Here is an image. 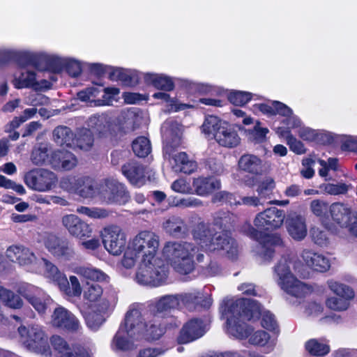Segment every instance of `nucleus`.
<instances>
[{
    "label": "nucleus",
    "instance_id": "c9c22d12",
    "mask_svg": "<svg viewBox=\"0 0 357 357\" xmlns=\"http://www.w3.org/2000/svg\"><path fill=\"white\" fill-rule=\"evenodd\" d=\"M50 146L48 144H39L35 147L31 153V160L36 165H43L45 163L49 164L50 155L49 151Z\"/></svg>",
    "mask_w": 357,
    "mask_h": 357
},
{
    "label": "nucleus",
    "instance_id": "72a5a7b5",
    "mask_svg": "<svg viewBox=\"0 0 357 357\" xmlns=\"http://www.w3.org/2000/svg\"><path fill=\"white\" fill-rule=\"evenodd\" d=\"M109 310L102 311L98 306H93L86 317L87 326L93 331L98 330L106 320V314Z\"/></svg>",
    "mask_w": 357,
    "mask_h": 357
},
{
    "label": "nucleus",
    "instance_id": "de8ad7c7",
    "mask_svg": "<svg viewBox=\"0 0 357 357\" xmlns=\"http://www.w3.org/2000/svg\"><path fill=\"white\" fill-rule=\"evenodd\" d=\"M289 235L296 241H301L305 238L307 229L305 225H287Z\"/></svg>",
    "mask_w": 357,
    "mask_h": 357
},
{
    "label": "nucleus",
    "instance_id": "680f3d73",
    "mask_svg": "<svg viewBox=\"0 0 357 357\" xmlns=\"http://www.w3.org/2000/svg\"><path fill=\"white\" fill-rule=\"evenodd\" d=\"M71 77H77L82 71L81 66L77 61L71 59H67L65 69Z\"/></svg>",
    "mask_w": 357,
    "mask_h": 357
},
{
    "label": "nucleus",
    "instance_id": "774afa93",
    "mask_svg": "<svg viewBox=\"0 0 357 357\" xmlns=\"http://www.w3.org/2000/svg\"><path fill=\"white\" fill-rule=\"evenodd\" d=\"M274 115L279 114L284 117H287L292 114V109L284 103L279 101H273Z\"/></svg>",
    "mask_w": 357,
    "mask_h": 357
},
{
    "label": "nucleus",
    "instance_id": "6e6552de",
    "mask_svg": "<svg viewBox=\"0 0 357 357\" xmlns=\"http://www.w3.org/2000/svg\"><path fill=\"white\" fill-rule=\"evenodd\" d=\"M274 271L278 276V284L288 294L301 298L312 292L310 286L298 280L291 274L286 259L280 261L275 267Z\"/></svg>",
    "mask_w": 357,
    "mask_h": 357
},
{
    "label": "nucleus",
    "instance_id": "ea45409f",
    "mask_svg": "<svg viewBox=\"0 0 357 357\" xmlns=\"http://www.w3.org/2000/svg\"><path fill=\"white\" fill-rule=\"evenodd\" d=\"M310 235L312 241L320 245H326L328 242V230L325 225H314L310 229Z\"/></svg>",
    "mask_w": 357,
    "mask_h": 357
},
{
    "label": "nucleus",
    "instance_id": "6e6d98bb",
    "mask_svg": "<svg viewBox=\"0 0 357 357\" xmlns=\"http://www.w3.org/2000/svg\"><path fill=\"white\" fill-rule=\"evenodd\" d=\"M335 230L341 237H356L357 225H336Z\"/></svg>",
    "mask_w": 357,
    "mask_h": 357
},
{
    "label": "nucleus",
    "instance_id": "1a4fd4ad",
    "mask_svg": "<svg viewBox=\"0 0 357 357\" xmlns=\"http://www.w3.org/2000/svg\"><path fill=\"white\" fill-rule=\"evenodd\" d=\"M167 268L161 259L142 260L136 274L138 283L144 285L159 286L165 282Z\"/></svg>",
    "mask_w": 357,
    "mask_h": 357
},
{
    "label": "nucleus",
    "instance_id": "5fc2aeb1",
    "mask_svg": "<svg viewBox=\"0 0 357 357\" xmlns=\"http://www.w3.org/2000/svg\"><path fill=\"white\" fill-rule=\"evenodd\" d=\"M214 223H234L238 218L227 211H220L213 215Z\"/></svg>",
    "mask_w": 357,
    "mask_h": 357
},
{
    "label": "nucleus",
    "instance_id": "5701e85b",
    "mask_svg": "<svg viewBox=\"0 0 357 357\" xmlns=\"http://www.w3.org/2000/svg\"><path fill=\"white\" fill-rule=\"evenodd\" d=\"M121 172L134 185L141 186L145 183L146 167L135 161L124 164Z\"/></svg>",
    "mask_w": 357,
    "mask_h": 357
},
{
    "label": "nucleus",
    "instance_id": "c03bdc74",
    "mask_svg": "<svg viewBox=\"0 0 357 357\" xmlns=\"http://www.w3.org/2000/svg\"><path fill=\"white\" fill-rule=\"evenodd\" d=\"M78 273L86 279L98 282L106 281L107 275L99 269L89 267L79 268Z\"/></svg>",
    "mask_w": 357,
    "mask_h": 357
},
{
    "label": "nucleus",
    "instance_id": "9b49d317",
    "mask_svg": "<svg viewBox=\"0 0 357 357\" xmlns=\"http://www.w3.org/2000/svg\"><path fill=\"white\" fill-rule=\"evenodd\" d=\"M327 286L337 297H328L325 303L326 307L337 312L347 310L350 306V301L355 297V291L353 288L334 280H328Z\"/></svg>",
    "mask_w": 357,
    "mask_h": 357
},
{
    "label": "nucleus",
    "instance_id": "20e7f679",
    "mask_svg": "<svg viewBox=\"0 0 357 357\" xmlns=\"http://www.w3.org/2000/svg\"><path fill=\"white\" fill-rule=\"evenodd\" d=\"M197 247L188 242H168L163 248L167 261L178 273L188 274L195 268L194 257Z\"/></svg>",
    "mask_w": 357,
    "mask_h": 357
},
{
    "label": "nucleus",
    "instance_id": "7ed1b4c3",
    "mask_svg": "<svg viewBox=\"0 0 357 357\" xmlns=\"http://www.w3.org/2000/svg\"><path fill=\"white\" fill-rule=\"evenodd\" d=\"M216 225H195L192 229L194 239L206 250H225L229 257L237 254L235 241L227 233L218 231Z\"/></svg>",
    "mask_w": 357,
    "mask_h": 357
},
{
    "label": "nucleus",
    "instance_id": "2eb2a0df",
    "mask_svg": "<svg viewBox=\"0 0 357 357\" xmlns=\"http://www.w3.org/2000/svg\"><path fill=\"white\" fill-rule=\"evenodd\" d=\"M102 242L105 249L113 255H119L124 250L126 238L117 225H108L102 231Z\"/></svg>",
    "mask_w": 357,
    "mask_h": 357
},
{
    "label": "nucleus",
    "instance_id": "603ef678",
    "mask_svg": "<svg viewBox=\"0 0 357 357\" xmlns=\"http://www.w3.org/2000/svg\"><path fill=\"white\" fill-rule=\"evenodd\" d=\"M252 331H250V334L247 337H249V342L253 345L263 347L266 345L269 340V335L264 331H257L253 334H251Z\"/></svg>",
    "mask_w": 357,
    "mask_h": 357
},
{
    "label": "nucleus",
    "instance_id": "a211bd4d",
    "mask_svg": "<svg viewBox=\"0 0 357 357\" xmlns=\"http://www.w3.org/2000/svg\"><path fill=\"white\" fill-rule=\"evenodd\" d=\"M18 293L39 313L44 314L51 302L50 296L33 286L20 287Z\"/></svg>",
    "mask_w": 357,
    "mask_h": 357
},
{
    "label": "nucleus",
    "instance_id": "9d476101",
    "mask_svg": "<svg viewBox=\"0 0 357 357\" xmlns=\"http://www.w3.org/2000/svg\"><path fill=\"white\" fill-rule=\"evenodd\" d=\"M160 244L159 237L153 232L143 231L136 235L130 242L129 246L135 255L142 257V260L158 259L155 257Z\"/></svg>",
    "mask_w": 357,
    "mask_h": 357
},
{
    "label": "nucleus",
    "instance_id": "e2e57ef3",
    "mask_svg": "<svg viewBox=\"0 0 357 357\" xmlns=\"http://www.w3.org/2000/svg\"><path fill=\"white\" fill-rule=\"evenodd\" d=\"M165 229L171 236L176 238L183 237L188 231L185 225H167Z\"/></svg>",
    "mask_w": 357,
    "mask_h": 357
},
{
    "label": "nucleus",
    "instance_id": "2f4dec72",
    "mask_svg": "<svg viewBox=\"0 0 357 357\" xmlns=\"http://www.w3.org/2000/svg\"><path fill=\"white\" fill-rule=\"evenodd\" d=\"M53 140L59 146H70L75 141V135L70 128L60 126L53 130Z\"/></svg>",
    "mask_w": 357,
    "mask_h": 357
},
{
    "label": "nucleus",
    "instance_id": "49530a36",
    "mask_svg": "<svg viewBox=\"0 0 357 357\" xmlns=\"http://www.w3.org/2000/svg\"><path fill=\"white\" fill-rule=\"evenodd\" d=\"M330 211L334 220L340 222L344 220V217L351 214L349 208L342 203H334L330 207Z\"/></svg>",
    "mask_w": 357,
    "mask_h": 357
},
{
    "label": "nucleus",
    "instance_id": "a18cd8bd",
    "mask_svg": "<svg viewBox=\"0 0 357 357\" xmlns=\"http://www.w3.org/2000/svg\"><path fill=\"white\" fill-rule=\"evenodd\" d=\"M35 254L28 248L22 245V255L18 259V264L21 266L31 267L39 263Z\"/></svg>",
    "mask_w": 357,
    "mask_h": 357
},
{
    "label": "nucleus",
    "instance_id": "e433bc0d",
    "mask_svg": "<svg viewBox=\"0 0 357 357\" xmlns=\"http://www.w3.org/2000/svg\"><path fill=\"white\" fill-rule=\"evenodd\" d=\"M50 343L56 352V357H73L66 341L59 335H52L50 338Z\"/></svg>",
    "mask_w": 357,
    "mask_h": 357
},
{
    "label": "nucleus",
    "instance_id": "c756f323",
    "mask_svg": "<svg viewBox=\"0 0 357 357\" xmlns=\"http://www.w3.org/2000/svg\"><path fill=\"white\" fill-rule=\"evenodd\" d=\"M284 218V211L275 207H271L259 213L255 223H282Z\"/></svg>",
    "mask_w": 357,
    "mask_h": 357
},
{
    "label": "nucleus",
    "instance_id": "f704fd0d",
    "mask_svg": "<svg viewBox=\"0 0 357 357\" xmlns=\"http://www.w3.org/2000/svg\"><path fill=\"white\" fill-rule=\"evenodd\" d=\"M59 287L66 295L70 297L79 296L82 290L78 279L74 275L70 277L69 281L65 276L63 279H61Z\"/></svg>",
    "mask_w": 357,
    "mask_h": 357
},
{
    "label": "nucleus",
    "instance_id": "393cba45",
    "mask_svg": "<svg viewBox=\"0 0 357 357\" xmlns=\"http://www.w3.org/2000/svg\"><path fill=\"white\" fill-rule=\"evenodd\" d=\"M172 159L174 160L172 169L175 172L190 174L197 169V162L190 159L185 152H179L174 154Z\"/></svg>",
    "mask_w": 357,
    "mask_h": 357
},
{
    "label": "nucleus",
    "instance_id": "69168bd1",
    "mask_svg": "<svg viewBox=\"0 0 357 357\" xmlns=\"http://www.w3.org/2000/svg\"><path fill=\"white\" fill-rule=\"evenodd\" d=\"M312 213L317 216L322 215L328 208V204L320 199L313 200L310 204Z\"/></svg>",
    "mask_w": 357,
    "mask_h": 357
},
{
    "label": "nucleus",
    "instance_id": "c85d7f7f",
    "mask_svg": "<svg viewBox=\"0 0 357 357\" xmlns=\"http://www.w3.org/2000/svg\"><path fill=\"white\" fill-rule=\"evenodd\" d=\"M305 348L308 354L317 357H324L331 351L328 342L323 339H310L305 342Z\"/></svg>",
    "mask_w": 357,
    "mask_h": 357
},
{
    "label": "nucleus",
    "instance_id": "423d86ee",
    "mask_svg": "<svg viewBox=\"0 0 357 357\" xmlns=\"http://www.w3.org/2000/svg\"><path fill=\"white\" fill-rule=\"evenodd\" d=\"M202 129L205 134L211 135L222 146L234 148L241 142V138L235 128L215 116H207L202 125Z\"/></svg>",
    "mask_w": 357,
    "mask_h": 357
},
{
    "label": "nucleus",
    "instance_id": "4be33fe9",
    "mask_svg": "<svg viewBox=\"0 0 357 357\" xmlns=\"http://www.w3.org/2000/svg\"><path fill=\"white\" fill-rule=\"evenodd\" d=\"M146 324L141 311L137 308H132L126 315L124 324L120 327L126 328L132 335L140 336L145 333Z\"/></svg>",
    "mask_w": 357,
    "mask_h": 357
},
{
    "label": "nucleus",
    "instance_id": "79ce46f5",
    "mask_svg": "<svg viewBox=\"0 0 357 357\" xmlns=\"http://www.w3.org/2000/svg\"><path fill=\"white\" fill-rule=\"evenodd\" d=\"M70 235L83 241L92 236L93 230L89 225H67Z\"/></svg>",
    "mask_w": 357,
    "mask_h": 357
},
{
    "label": "nucleus",
    "instance_id": "cd10ccee",
    "mask_svg": "<svg viewBox=\"0 0 357 357\" xmlns=\"http://www.w3.org/2000/svg\"><path fill=\"white\" fill-rule=\"evenodd\" d=\"M77 183L79 186L77 188V193L85 199H99V184L96 183L89 178H79Z\"/></svg>",
    "mask_w": 357,
    "mask_h": 357
},
{
    "label": "nucleus",
    "instance_id": "ddd939ff",
    "mask_svg": "<svg viewBox=\"0 0 357 357\" xmlns=\"http://www.w3.org/2000/svg\"><path fill=\"white\" fill-rule=\"evenodd\" d=\"M130 199L126 186L115 179H106L99 183V200L107 204H125Z\"/></svg>",
    "mask_w": 357,
    "mask_h": 357
},
{
    "label": "nucleus",
    "instance_id": "aec40b11",
    "mask_svg": "<svg viewBox=\"0 0 357 357\" xmlns=\"http://www.w3.org/2000/svg\"><path fill=\"white\" fill-rule=\"evenodd\" d=\"M301 257L307 267L317 272H326L331 267L330 260L326 257L310 248L303 249Z\"/></svg>",
    "mask_w": 357,
    "mask_h": 357
},
{
    "label": "nucleus",
    "instance_id": "f3484780",
    "mask_svg": "<svg viewBox=\"0 0 357 357\" xmlns=\"http://www.w3.org/2000/svg\"><path fill=\"white\" fill-rule=\"evenodd\" d=\"M161 132L165 142L164 154L165 157L167 155L170 157L174 149L181 144V126L176 121L167 120L162 124Z\"/></svg>",
    "mask_w": 357,
    "mask_h": 357
},
{
    "label": "nucleus",
    "instance_id": "7c9ffc66",
    "mask_svg": "<svg viewBox=\"0 0 357 357\" xmlns=\"http://www.w3.org/2000/svg\"><path fill=\"white\" fill-rule=\"evenodd\" d=\"M239 168L245 172L257 174L261 172V160L256 155L245 154L241 157L238 161Z\"/></svg>",
    "mask_w": 357,
    "mask_h": 357
},
{
    "label": "nucleus",
    "instance_id": "13d9d810",
    "mask_svg": "<svg viewBox=\"0 0 357 357\" xmlns=\"http://www.w3.org/2000/svg\"><path fill=\"white\" fill-rule=\"evenodd\" d=\"M66 58H61L57 56H50L47 61L50 69L54 73H61L65 69Z\"/></svg>",
    "mask_w": 357,
    "mask_h": 357
},
{
    "label": "nucleus",
    "instance_id": "a19ab883",
    "mask_svg": "<svg viewBox=\"0 0 357 357\" xmlns=\"http://www.w3.org/2000/svg\"><path fill=\"white\" fill-rule=\"evenodd\" d=\"M132 147L135 155L140 158L147 156L151 150L150 141L145 137H139L135 139L132 142Z\"/></svg>",
    "mask_w": 357,
    "mask_h": 357
},
{
    "label": "nucleus",
    "instance_id": "473e14b6",
    "mask_svg": "<svg viewBox=\"0 0 357 357\" xmlns=\"http://www.w3.org/2000/svg\"><path fill=\"white\" fill-rule=\"evenodd\" d=\"M146 83L152 84L158 89L169 91L174 89V83L172 80L162 75L146 73L144 76Z\"/></svg>",
    "mask_w": 357,
    "mask_h": 357
},
{
    "label": "nucleus",
    "instance_id": "0eeeda50",
    "mask_svg": "<svg viewBox=\"0 0 357 357\" xmlns=\"http://www.w3.org/2000/svg\"><path fill=\"white\" fill-rule=\"evenodd\" d=\"M18 333L21 343L26 349L44 357H52L48 335L43 326L38 324L21 326Z\"/></svg>",
    "mask_w": 357,
    "mask_h": 357
},
{
    "label": "nucleus",
    "instance_id": "58836bf2",
    "mask_svg": "<svg viewBox=\"0 0 357 357\" xmlns=\"http://www.w3.org/2000/svg\"><path fill=\"white\" fill-rule=\"evenodd\" d=\"M38 264L43 266L45 276L59 286L61 279H63L66 275L60 272L56 266L45 259H42Z\"/></svg>",
    "mask_w": 357,
    "mask_h": 357
},
{
    "label": "nucleus",
    "instance_id": "a878e982",
    "mask_svg": "<svg viewBox=\"0 0 357 357\" xmlns=\"http://www.w3.org/2000/svg\"><path fill=\"white\" fill-rule=\"evenodd\" d=\"M192 185L197 195H206L220 189L221 184L217 178L199 177L194 179Z\"/></svg>",
    "mask_w": 357,
    "mask_h": 357
},
{
    "label": "nucleus",
    "instance_id": "dca6fc26",
    "mask_svg": "<svg viewBox=\"0 0 357 357\" xmlns=\"http://www.w3.org/2000/svg\"><path fill=\"white\" fill-rule=\"evenodd\" d=\"M50 324L54 328L70 332L77 331L80 327L78 319L71 312L61 306L54 310L51 315Z\"/></svg>",
    "mask_w": 357,
    "mask_h": 357
},
{
    "label": "nucleus",
    "instance_id": "4d7b16f0",
    "mask_svg": "<svg viewBox=\"0 0 357 357\" xmlns=\"http://www.w3.org/2000/svg\"><path fill=\"white\" fill-rule=\"evenodd\" d=\"M164 333V328L160 325H157L155 323L151 324L150 326L148 324L146 325L145 333L142 335L145 336L148 339L158 340Z\"/></svg>",
    "mask_w": 357,
    "mask_h": 357
},
{
    "label": "nucleus",
    "instance_id": "39448f33",
    "mask_svg": "<svg viewBox=\"0 0 357 357\" xmlns=\"http://www.w3.org/2000/svg\"><path fill=\"white\" fill-rule=\"evenodd\" d=\"M264 225H243V232L259 243L257 253L262 261H270L273 257L275 247L282 245L280 236L273 233Z\"/></svg>",
    "mask_w": 357,
    "mask_h": 357
},
{
    "label": "nucleus",
    "instance_id": "412c9836",
    "mask_svg": "<svg viewBox=\"0 0 357 357\" xmlns=\"http://www.w3.org/2000/svg\"><path fill=\"white\" fill-rule=\"evenodd\" d=\"M45 245L46 248L56 257L70 259L74 256V250L68 241L54 234H48Z\"/></svg>",
    "mask_w": 357,
    "mask_h": 357
},
{
    "label": "nucleus",
    "instance_id": "338daca9",
    "mask_svg": "<svg viewBox=\"0 0 357 357\" xmlns=\"http://www.w3.org/2000/svg\"><path fill=\"white\" fill-rule=\"evenodd\" d=\"M139 255H135V252L131 250L130 247L128 245V250L126 252L123 258L122 259V264L126 268H130L133 267L136 262L137 257Z\"/></svg>",
    "mask_w": 357,
    "mask_h": 357
},
{
    "label": "nucleus",
    "instance_id": "f03ea898",
    "mask_svg": "<svg viewBox=\"0 0 357 357\" xmlns=\"http://www.w3.org/2000/svg\"><path fill=\"white\" fill-rule=\"evenodd\" d=\"M0 54L3 56L4 61L14 60L20 65L24 66L15 75L13 82L15 88H33L35 90L49 88L47 81L43 79L38 82L35 72L29 68L30 66L38 68L35 54L29 52L13 50H1Z\"/></svg>",
    "mask_w": 357,
    "mask_h": 357
},
{
    "label": "nucleus",
    "instance_id": "0e129e2a",
    "mask_svg": "<svg viewBox=\"0 0 357 357\" xmlns=\"http://www.w3.org/2000/svg\"><path fill=\"white\" fill-rule=\"evenodd\" d=\"M287 143L289 145L291 151L296 153V154H303L306 151L303 144L298 141L294 136H289L288 142Z\"/></svg>",
    "mask_w": 357,
    "mask_h": 357
},
{
    "label": "nucleus",
    "instance_id": "bf43d9fd",
    "mask_svg": "<svg viewBox=\"0 0 357 357\" xmlns=\"http://www.w3.org/2000/svg\"><path fill=\"white\" fill-rule=\"evenodd\" d=\"M275 188V181L271 177L264 178L259 184L257 191L261 197H265Z\"/></svg>",
    "mask_w": 357,
    "mask_h": 357
},
{
    "label": "nucleus",
    "instance_id": "f8f14e48",
    "mask_svg": "<svg viewBox=\"0 0 357 357\" xmlns=\"http://www.w3.org/2000/svg\"><path fill=\"white\" fill-rule=\"evenodd\" d=\"M84 298L94 306H98L100 310H112L117 303L116 291L109 288L103 291L102 287L98 284L88 283L83 293Z\"/></svg>",
    "mask_w": 357,
    "mask_h": 357
},
{
    "label": "nucleus",
    "instance_id": "6ab92c4d",
    "mask_svg": "<svg viewBox=\"0 0 357 357\" xmlns=\"http://www.w3.org/2000/svg\"><path fill=\"white\" fill-rule=\"evenodd\" d=\"M206 331V325L202 320L190 319L183 326L177 338L178 342L180 344L191 342L202 337Z\"/></svg>",
    "mask_w": 357,
    "mask_h": 357
},
{
    "label": "nucleus",
    "instance_id": "8fccbe9b",
    "mask_svg": "<svg viewBox=\"0 0 357 357\" xmlns=\"http://www.w3.org/2000/svg\"><path fill=\"white\" fill-rule=\"evenodd\" d=\"M320 188L329 195H337L347 193L349 186L343 183H325L320 185Z\"/></svg>",
    "mask_w": 357,
    "mask_h": 357
},
{
    "label": "nucleus",
    "instance_id": "37998d69",
    "mask_svg": "<svg viewBox=\"0 0 357 357\" xmlns=\"http://www.w3.org/2000/svg\"><path fill=\"white\" fill-rule=\"evenodd\" d=\"M77 211L78 213L84 214L93 219H104L112 215V212L105 208L98 207L89 208L81 206L78 208Z\"/></svg>",
    "mask_w": 357,
    "mask_h": 357
},
{
    "label": "nucleus",
    "instance_id": "4c0bfd02",
    "mask_svg": "<svg viewBox=\"0 0 357 357\" xmlns=\"http://www.w3.org/2000/svg\"><path fill=\"white\" fill-rule=\"evenodd\" d=\"M75 144L80 149L88 151L93 144V137L90 129H79L75 135Z\"/></svg>",
    "mask_w": 357,
    "mask_h": 357
},
{
    "label": "nucleus",
    "instance_id": "f257e3e1",
    "mask_svg": "<svg viewBox=\"0 0 357 357\" xmlns=\"http://www.w3.org/2000/svg\"><path fill=\"white\" fill-rule=\"evenodd\" d=\"M220 310L226 319L227 333L238 338H247L252 328L245 321L257 319L262 316L261 325L268 330H274L277 326L274 315L268 311H264L260 304L251 299H228L223 301Z\"/></svg>",
    "mask_w": 357,
    "mask_h": 357
},
{
    "label": "nucleus",
    "instance_id": "4468645a",
    "mask_svg": "<svg viewBox=\"0 0 357 357\" xmlns=\"http://www.w3.org/2000/svg\"><path fill=\"white\" fill-rule=\"evenodd\" d=\"M24 182L26 185L38 192H47L56 184V174L46 169H36L26 174Z\"/></svg>",
    "mask_w": 357,
    "mask_h": 357
},
{
    "label": "nucleus",
    "instance_id": "864d4df0",
    "mask_svg": "<svg viewBox=\"0 0 357 357\" xmlns=\"http://www.w3.org/2000/svg\"><path fill=\"white\" fill-rule=\"evenodd\" d=\"M268 132L267 128L260 127L259 123H257L254 128L249 131V139L257 143L262 142L265 140Z\"/></svg>",
    "mask_w": 357,
    "mask_h": 357
},
{
    "label": "nucleus",
    "instance_id": "bb28decb",
    "mask_svg": "<svg viewBox=\"0 0 357 357\" xmlns=\"http://www.w3.org/2000/svg\"><path fill=\"white\" fill-rule=\"evenodd\" d=\"M135 337L125 328H119L112 342V348L114 351H127L133 348V342L130 340Z\"/></svg>",
    "mask_w": 357,
    "mask_h": 357
},
{
    "label": "nucleus",
    "instance_id": "b1692460",
    "mask_svg": "<svg viewBox=\"0 0 357 357\" xmlns=\"http://www.w3.org/2000/svg\"><path fill=\"white\" fill-rule=\"evenodd\" d=\"M180 306V298L178 295H166L155 301L151 306V311L155 314L156 317H160L163 312Z\"/></svg>",
    "mask_w": 357,
    "mask_h": 357
},
{
    "label": "nucleus",
    "instance_id": "052dcab7",
    "mask_svg": "<svg viewBox=\"0 0 357 357\" xmlns=\"http://www.w3.org/2000/svg\"><path fill=\"white\" fill-rule=\"evenodd\" d=\"M208 169L215 174L221 175L225 172V167L222 162L215 158H210L206 162Z\"/></svg>",
    "mask_w": 357,
    "mask_h": 357
},
{
    "label": "nucleus",
    "instance_id": "09e8293b",
    "mask_svg": "<svg viewBox=\"0 0 357 357\" xmlns=\"http://www.w3.org/2000/svg\"><path fill=\"white\" fill-rule=\"evenodd\" d=\"M63 161L61 163L54 162V169L60 171H68L73 169L77 164V160L74 154L69 152L66 156L63 158Z\"/></svg>",
    "mask_w": 357,
    "mask_h": 357
},
{
    "label": "nucleus",
    "instance_id": "3c124183",
    "mask_svg": "<svg viewBox=\"0 0 357 357\" xmlns=\"http://www.w3.org/2000/svg\"><path fill=\"white\" fill-rule=\"evenodd\" d=\"M228 98L233 105L242 106L251 99V93L239 91H231Z\"/></svg>",
    "mask_w": 357,
    "mask_h": 357
}]
</instances>
